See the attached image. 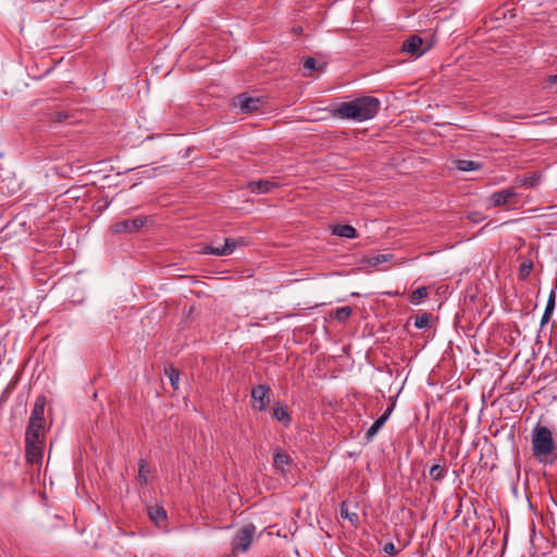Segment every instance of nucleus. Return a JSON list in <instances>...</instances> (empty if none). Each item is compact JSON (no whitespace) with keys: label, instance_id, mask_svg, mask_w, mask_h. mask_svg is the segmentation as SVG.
Here are the masks:
<instances>
[{"label":"nucleus","instance_id":"f257e3e1","mask_svg":"<svg viewBox=\"0 0 557 557\" xmlns=\"http://www.w3.org/2000/svg\"><path fill=\"white\" fill-rule=\"evenodd\" d=\"M532 455L543 466H552L557 461V442L552 431L537 423L531 431Z\"/></svg>","mask_w":557,"mask_h":557},{"label":"nucleus","instance_id":"f03ea898","mask_svg":"<svg viewBox=\"0 0 557 557\" xmlns=\"http://www.w3.org/2000/svg\"><path fill=\"white\" fill-rule=\"evenodd\" d=\"M380 110V100L372 96L356 98L351 101L343 102L336 113L342 119L363 122L373 119Z\"/></svg>","mask_w":557,"mask_h":557},{"label":"nucleus","instance_id":"7ed1b4c3","mask_svg":"<svg viewBox=\"0 0 557 557\" xmlns=\"http://www.w3.org/2000/svg\"><path fill=\"white\" fill-rule=\"evenodd\" d=\"M256 531L253 523H246L238 529L231 541L233 552L246 553L255 539Z\"/></svg>","mask_w":557,"mask_h":557},{"label":"nucleus","instance_id":"20e7f679","mask_svg":"<svg viewBox=\"0 0 557 557\" xmlns=\"http://www.w3.org/2000/svg\"><path fill=\"white\" fill-rule=\"evenodd\" d=\"M253 408L265 411L271 403V388L267 384H259L251 389Z\"/></svg>","mask_w":557,"mask_h":557},{"label":"nucleus","instance_id":"39448f33","mask_svg":"<svg viewBox=\"0 0 557 557\" xmlns=\"http://www.w3.org/2000/svg\"><path fill=\"white\" fill-rule=\"evenodd\" d=\"M26 460L32 465H41L45 449V440L25 438Z\"/></svg>","mask_w":557,"mask_h":557},{"label":"nucleus","instance_id":"423d86ee","mask_svg":"<svg viewBox=\"0 0 557 557\" xmlns=\"http://www.w3.org/2000/svg\"><path fill=\"white\" fill-rule=\"evenodd\" d=\"M146 223V218L137 216L131 220H123L111 226L113 233H132L140 230Z\"/></svg>","mask_w":557,"mask_h":557},{"label":"nucleus","instance_id":"0eeeda50","mask_svg":"<svg viewBox=\"0 0 557 557\" xmlns=\"http://www.w3.org/2000/svg\"><path fill=\"white\" fill-rule=\"evenodd\" d=\"M401 50L412 57H420L428 49L423 48V40L420 36L412 35L403 42Z\"/></svg>","mask_w":557,"mask_h":557},{"label":"nucleus","instance_id":"6e6552de","mask_svg":"<svg viewBox=\"0 0 557 557\" xmlns=\"http://www.w3.org/2000/svg\"><path fill=\"white\" fill-rule=\"evenodd\" d=\"M516 196L513 188H506L495 191L490 197L491 207L497 208L510 203V200Z\"/></svg>","mask_w":557,"mask_h":557},{"label":"nucleus","instance_id":"1a4fd4ad","mask_svg":"<svg viewBox=\"0 0 557 557\" xmlns=\"http://www.w3.org/2000/svg\"><path fill=\"white\" fill-rule=\"evenodd\" d=\"M272 416L284 428H288L292 424V417H290V414L288 412V408L282 401L275 403V405L273 407Z\"/></svg>","mask_w":557,"mask_h":557},{"label":"nucleus","instance_id":"9d476101","mask_svg":"<svg viewBox=\"0 0 557 557\" xmlns=\"http://www.w3.org/2000/svg\"><path fill=\"white\" fill-rule=\"evenodd\" d=\"M394 410V405H391L386 410L385 412L379 417L373 423L372 425L368 429L367 433H366V437L368 441H371L376 434L377 432L381 430V428L385 424V422L388 420L391 413L393 412Z\"/></svg>","mask_w":557,"mask_h":557},{"label":"nucleus","instance_id":"9b49d317","mask_svg":"<svg viewBox=\"0 0 557 557\" xmlns=\"http://www.w3.org/2000/svg\"><path fill=\"white\" fill-rule=\"evenodd\" d=\"M276 186H277V184L275 182H273V181L259 180V181L249 182L248 185H247V188L251 193H256V194L261 195V194L270 193Z\"/></svg>","mask_w":557,"mask_h":557},{"label":"nucleus","instance_id":"f8f14e48","mask_svg":"<svg viewBox=\"0 0 557 557\" xmlns=\"http://www.w3.org/2000/svg\"><path fill=\"white\" fill-rule=\"evenodd\" d=\"M393 259L392 253H374L364 256L361 260V263L364 268H375L382 263H385Z\"/></svg>","mask_w":557,"mask_h":557},{"label":"nucleus","instance_id":"ddd939ff","mask_svg":"<svg viewBox=\"0 0 557 557\" xmlns=\"http://www.w3.org/2000/svg\"><path fill=\"white\" fill-rule=\"evenodd\" d=\"M25 438L35 440V442L45 440L44 421H28Z\"/></svg>","mask_w":557,"mask_h":557},{"label":"nucleus","instance_id":"4468645a","mask_svg":"<svg viewBox=\"0 0 557 557\" xmlns=\"http://www.w3.org/2000/svg\"><path fill=\"white\" fill-rule=\"evenodd\" d=\"M239 245V242L234 238H224L223 245H216L212 255L214 256H230L234 252L235 248Z\"/></svg>","mask_w":557,"mask_h":557},{"label":"nucleus","instance_id":"2eb2a0df","mask_svg":"<svg viewBox=\"0 0 557 557\" xmlns=\"http://www.w3.org/2000/svg\"><path fill=\"white\" fill-rule=\"evenodd\" d=\"M260 100L258 98L248 97L242 94L237 97V104L243 112H252L259 108Z\"/></svg>","mask_w":557,"mask_h":557},{"label":"nucleus","instance_id":"dca6fc26","mask_svg":"<svg viewBox=\"0 0 557 557\" xmlns=\"http://www.w3.org/2000/svg\"><path fill=\"white\" fill-rule=\"evenodd\" d=\"M290 461L292 460L289 456L285 451L281 449L275 450L273 457V465L278 472L285 474L287 472L286 467L290 463Z\"/></svg>","mask_w":557,"mask_h":557},{"label":"nucleus","instance_id":"f3484780","mask_svg":"<svg viewBox=\"0 0 557 557\" xmlns=\"http://www.w3.org/2000/svg\"><path fill=\"white\" fill-rule=\"evenodd\" d=\"M332 233L338 237L356 238L358 236L357 230L348 224H337L333 227Z\"/></svg>","mask_w":557,"mask_h":557},{"label":"nucleus","instance_id":"a211bd4d","mask_svg":"<svg viewBox=\"0 0 557 557\" xmlns=\"http://www.w3.org/2000/svg\"><path fill=\"white\" fill-rule=\"evenodd\" d=\"M148 515L157 525L163 524L168 518L164 508L157 505L148 508Z\"/></svg>","mask_w":557,"mask_h":557},{"label":"nucleus","instance_id":"6ab92c4d","mask_svg":"<svg viewBox=\"0 0 557 557\" xmlns=\"http://www.w3.org/2000/svg\"><path fill=\"white\" fill-rule=\"evenodd\" d=\"M339 515L343 519L348 520L352 527H357L359 524V516L355 511H349L346 503H342L339 507Z\"/></svg>","mask_w":557,"mask_h":557},{"label":"nucleus","instance_id":"aec40b11","mask_svg":"<svg viewBox=\"0 0 557 557\" xmlns=\"http://www.w3.org/2000/svg\"><path fill=\"white\" fill-rule=\"evenodd\" d=\"M456 166L459 171H462V172H471V171L481 169L480 163L472 161V160H467V159L458 160L456 162Z\"/></svg>","mask_w":557,"mask_h":557},{"label":"nucleus","instance_id":"412c9836","mask_svg":"<svg viewBox=\"0 0 557 557\" xmlns=\"http://www.w3.org/2000/svg\"><path fill=\"white\" fill-rule=\"evenodd\" d=\"M429 295L428 288L422 286L413 290L410 295V301L413 305H419Z\"/></svg>","mask_w":557,"mask_h":557},{"label":"nucleus","instance_id":"4be33fe9","mask_svg":"<svg viewBox=\"0 0 557 557\" xmlns=\"http://www.w3.org/2000/svg\"><path fill=\"white\" fill-rule=\"evenodd\" d=\"M45 405L36 401L30 413L29 421H44Z\"/></svg>","mask_w":557,"mask_h":557},{"label":"nucleus","instance_id":"5701e85b","mask_svg":"<svg viewBox=\"0 0 557 557\" xmlns=\"http://www.w3.org/2000/svg\"><path fill=\"white\" fill-rule=\"evenodd\" d=\"M429 474L432 480L441 482L446 474V469L437 463L431 467Z\"/></svg>","mask_w":557,"mask_h":557},{"label":"nucleus","instance_id":"b1692460","mask_svg":"<svg viewBox=\"0 0 557 557\" xmlns=\"http://www.w3.org/2000/svg\"><path fill=\"white\" fill-rule=\"evenodd\" d=\"M413 325L419 330L429 329L431 326V317L428 313L417 315Z\"/></svg>","mask_w":557,"mask_h":557},{"label":"nucleus","instance_id":"393cba45","mask_svg":"<svg viewBox=\"0 0 557 557\" xmlns=\"http://www.w3.org/2000/svg\"><path fill=\"white\" fill-rule=\"evenodd\" d=\"M556 289H557V283L555 284L554 288L550 290V293L548 295V298H547V301H546L545 310H546L547 314H553V312L555 310V306H556Z\"/></svg>","mask_w":557,"mask_h":557},{"label":"nucleus","instance_id":"a878e982","mask_svg":"<svg viewBox=\"0 0 557 557\" xmlns=\"http://www.w3.org/2000/svg\"><path fill=\"white\" fill-rule=\"evenodd\" d=\"M351 312L350 307H341L335 310L334 318L339 322H345L351 315Z\"/></svg>","mask_w":557,"mask_h":557},{"label":"nucleus","instance_id":"bb28decb","mask_svg":"<svg viewBox=\"0 0 557 557\" xmlns=\"http://www.w3.org/2000/svg\"><path fill=\"white\" fill-rule=\"evenodd\" d=\"M148 473L149 470L146 468V462L144 460H140L139 462V470H138V482L143 485L148 484Z\"/></svg>","mask_w":557,"mask_h":557},{"label":"nucleus","instance_id":"cd10ccee","mask_svg":"<svg viewBox=\"0 0 557 557\" xmlns=\"http://www.w3.org/2000/svg\"><path fill=\"white\" fill-rule=\"evenodd\" d=\"M533 264L532 262H522L519 267V277L524 280L527 278L530 273L532 272Z\"/></svg>","mask_w":557,"mask_h":557},{"label":"nucleus","instance_id":"c85d7f7f","mask_svg":"<svg viewBox=\"0 0 557 557\" xmlns=\"http://www.w3.org/2000/svg\"><path fill=\"white\" fill-rule=\"evenodd\" d=\"M171 385L174 389L178 388L180 373L175 369H170L168 372Z\"/></svg>","mask_w":557,"mask_h":557},{"label":"nucleus","instance_id":"c756f323","mask_svg":"<svg viewBox=\"0 0 557 557\" xmlns=\"http://www.w3.org/2000/svg\"><path fill=\"white\" fill-rule=\"evenodd\" d=\"M382 549L385 554H387L389 556H395L398 553V549L392 542L385 543Z\"/></svg>","mask_w":557,"mask_h":557},{"label":"nucleus","instance_id":"7c9ffc66","mask_svg":"<svg viewBox=\"0 0 557 557\" xmlns=\"http://www.w3.org/2000/svg\"><path fill=\"white\" fill-rule=\"evenodd\" d=\"M317 62L313 58L309 57L304 61V69L306 71H314L315 70Z\"/></svg>","mask_w":557,"mask_h":557},{"label":"nucleus","instance_id":"2f4dec72","mask_svg":"<svg viewBox=\"0 0 557 557\" xmlns=\"http://www.w3.org/2000/svg\"><path fill=\"white\" fill-rule=\"evenodd\" d=\"M214 247H215V244L212 243L211 245H206L202 249H201V252L205 253V255H212V250H214Z\"/></svg>","mask_w":557,"mask_h":557},{"label":"nucleus","instance_id":"473e14b6","mask_svg":"<svg viewBox=\"0 0 557 557\" xmlns=\"http://www.w3.org/2000/svg\"><path fill=\"white\" fill-rule=\"evenodd\" d=\"M552 314H547L546 310H544V313L541 319V326H544L550 319Z\"/></svg>","mask_w":557,"mask_h":557},{"label":"nucleus","instance_id":"72a5a7b5","mask_svg":"<svg viewBox=\"0 0 557 557\" xmlns=\"http://www.w3.org/2000/svg\"><path fill=\"white\" fill-rule=\"evenodd\" d=\"M549 83H552V84H554V85H557V74L552 75V76L549 77Z\"/></svg>","mask_w":557,"mask_h":557},{"label":"nucleus","instance_id":"f704fd0d","mask_svg":"<svg viewBox=\"0 0 557 557\" xmlns=\"http://www.w3.org/2000/svg\"><path fill=\"white\" fill-rule=\"evenodd\" d=\"M63 119H66V115H65V114H63V113H59V115H58V120H59V121H62Z\"/></svg>","mask_w":557,"mask_h":557}]
</instances>
